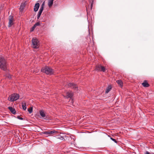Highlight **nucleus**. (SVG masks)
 Wrapping results in <instances>:
<instances>
[{
	"label": "nucleus",
	"instance_id": "10",
	"mask_svg": "<svg viewBox=\"0 0 154 154\" xmlns=\"http://www.w3.org/2000/svg\"><path fill=\"white\" fill-rule=\"evenodd\" d=\"M142 85L144 87H148L150 86V85L148 83L147 81L146 80H145L142 83Z\"/></svg>",
	"mask_w": 154,
	"mask_h": 154
},
{
	"label": "nucleus",
	"instance_id": "30",
	"mask_svg": "<svg viewBox=\"0 0 154 154\" xmlns=\"http://www.w3.org/2000/svg\"><path fill=\"white\" fill-rule=\"evenodd\" d=\"M145 154H150L149 152L148 151H146L145 153Z\"/></svg>",
	"mask_w": 154,
	"mask_h": 154
},
{
	"label": "nucleus",
	"instance_id": "16",
	"mask_svg": "<svg viewBox=\"0 0 154 154\" xmlns=\"http://www.w3.org/2000/svg\"><path fill=\"white\" fill-rule=\"evenodd\" d=\"M112 89V87L110 85L108 86L107 88L105 90V93H108Z\"/></svg>",
	"mask_w": 154,
	"mask_h": 154
},
{
	"label": "nucleus",
	"instance_id": "29",
	"mask_svg": "<svg viewBox=\"0 0 154 154\" xmlns=\"http://www.w3.org/2000/svg\"><path fill=\"white\" fill-rule=\"evenodd\" d=\"M7 77H8V78L10 79H11V76L10 75H9V74H8L7 76H6Z\"/></svg>",
	"mask_w": 154,
	"mask_h": 154
},
{
	"label": "nucleus",
	"instance_id": "22",
	"mask_svg": "<svg viewBox=\"0 0 154 154\" xmlns=\"http://www.w3.org/2000/svg\"><path fill=\"white\" fill-rule=\"evenodd\" d=\"M94 0H91L90 3H91V9L92 8L93 5L94 3Z\"/></svg>",
	"mask_w": 154,
	"mask_h": 154
},
{
	"label": "nucleus",
	"instance_id": "8",
	"mask_svg": "<svg viewBox=\"0 0 154 154\" xmlns=\"http://www.w3.org/2000/svg\"><path fill=\"white\" fill-rule=\"evenodd\" d=\"M73 94L72 92H67L66 93V96H64L65 98H69L71 99L73 96Z\"/></svg>",
	"mask_w": 154,
	"mask_h": 154
},
{
	"label": "nucleus",
	"instance_id": "23",
	"mask_svg": "<svg viewBox=\"0 0 154 154\" xmlns=\"http://www.w3.org/2000/svg\"><path fill=\"white\" fill-rule=\"evenodd\" d=\"M36 27V26H35V25H34L33 26H32V27L31 29L30 30V32H32L35 29Z\"/></svg>",
	"mask_w": 154,
	"mask_h": 154
},
{
	"label": "nucleus",
	"instance_id": "4",
	"mask_svg": "<svg viewBox=\"0 0 154 154\" xmlns=\"http://www.w3.org/2000/svg\"><path fill=\"white\" fill-rule=\"evenodd\" d=\"M32 46L34 48H38L39 46V41L36 38H33L32 40Z\"/></svg>",
	"mask_w": 154,
	"mask_h": 154
},
{
	"label": "nucleus",
	"instance_id": "24",
	"mask_svg": "<svg viewBox=\"0 0 154 154\" xmlns=\"http://www.w3.org/2000/svg\"><path fill=\"white\" fill-rule=\"evenodd\" d=\"M45 5V2H44L42 4V5L41 6L40 8V9H42L43 10L44 9V6Z\"/></svg>",
	"mask_w": 154,
	"mask_h": 154
},
{
	"label": "nucleus",
	"instance_id": "19",
	"mask_svg": "<svg viewBox=\"0 0 154 154\" xmlns=\"http://www.w3.org/2000/svg\"><path fill=\"white\" fill-rule=\"evenodd\" d=\"M56 138L58 139H60L61 140H64V137L60 135H58L56 136Z\"/></svg>",
	"mask_w": 154,
	"mask_h": 154
},
{
	"label": "nucleus",
	"instance_id": "17",
	"mask_svg": "<svg viewBox=\"0 0 154 154\" xmlns=\"http://www.w3.org/2000/svg\"><path fill=\"white\" fill-rule=\"evenodd\" d=\"M39 113L41 116L42 117L44 118L45 116V114L43 110H40L39 111Z\"/></svg>",
	"mask_w": 154,
	"mask_h": 154
},
{
	"label": "nucleus",
	"instance_id": "3",
	"mask_svg": "<svg viewBox=\"0 0 154 154\" xmlns=\"http://www.w3.org/2000/svg\"><path fill=\"white\" fill-rule=\"evenodd\" d=\"M19 98V95L18 94L14 93L9 96L8 100L12 102L17 100Z\"/></svg>",
	"mask_w": 154,
	"mask_h": 154
},
{
	"label": "nucleus",
	"instance_id": "11",
	"mask_svg": "<svg viewBox=\"0 0 154 154\" xmlns=\"http://www.w3.org/2000/svg\"><path fill=\"white\" fill-rule=\"evenodd\" d=\"M8 108L13 114H16V111L14 108L11 106H9Z\"/></svg>",
	"mask_w": 154,
	"mask_h": 154
},
{
	"label": "nucleus",
	"instance_id": "20",
	"mask_svg": "<svg viewBox=\"0 0 154 154\" xmlns=\"http://www.w3.org/2000/svg\"><path fill=\"white\" fill-rule=\"evenodd\" d=\"M22 106L24 110H25L26 109V103H22Z\"/></svg>",
	"mask_w": 154,
	"mask_h": 154
},
{
	"label": "nucleus",
	"instance_id": "25",
	"mask_svg": "<svg viewBox=\"0 0 154 154\" xmlns=\"http://www.w3.org/2000/svg\"><path fill=\"white\" fill-rule=\"evenodd\" d=\"M91 6V5H88V7H86V10H87V12H88V9H90V10H91L92 9V8L91 9V6Z\"/></svg>",
	"mask_w": 154,
	"mask_h": 154
},
{
	"label": "nucleus",
	"instance_id": "15",
	"mask_svg": "<svg viewBox=\"0 0 154 154\" xmlns=\"http://www.w3.org/2000/svg\"><path fill=\"white\" fill-rule=\"evenodd\" d=\"M54 0H48V5L49 7L50 8L52 6Z\"/></svg>",
	"mask_w": 154,
	"mask_h": 154
},
{
	"label": "nucleus",
	"instance_id": "28",
	"mask_svg": "<svg viewBox=\"0 0 154 154\" xmlns=\"http://www.w3.org/2000/svg\"><path fill=\"white\" fill-rule=\"evenodd\" d=\"M111 139L112 140H113V141H114L115 143H117V141L115 139H114L112 137H111Z\"/></svg>",
	"mask_w": 154,
	"mask_h": 154
},
{
	"label": "nucleus",
	"instance_id": "9",
	"mask_svg": "<svg viewBox=\"0 0 154 154\" xmlns=\"http://www.w3.org/2000/svg\"><path fill=\"white\" fill-rule=\"evenodd\" d=\"M58 132L56 131H45L42 132V133L43 134H52L55 133L56 134Z\"/></svg>",
	"mask_w": 154,
	"mask_h": 154
},
{
	"label": "nucleus",
	"instance_id": "13",
	"mask_svg": "<svg viewBox=\"0 0 154 154\" xmlns=\"http://www.w3.org/2000/svg\"><path fill=\"white\" fill-rule=\"evenodd\" d=\"M26 5V2L21 4L20 6V11H22Z\"/></svg>",
	"mask_w": 154,
	"mask_h": 154
},
{
	"label": "nucleus",
	"instance_id": "12",
	"mask_svg": "<svg viewBox=\"0 0 154 154\" xmlns=\"http://www.w3.org/2000/svg\"><path fill=\"white\" fill-rule=\"evenodd\" d=\"M40 4L38 3H37L35 4V6L34 7V11H37L38 10Z\"/></svg>",
	"mask_w": 154,
	"mask_h": 154
},
{
	"label": "nucleus",
	"instance_id": "18",
	"mask_svg": "<svg viewBox=\"0 0 154 154\" xmlns=\"http://www.w3.org/2000/svg\"><path fill=\"white\" fill-rule=\"evenodd\" d=\"M43 10L42 9H40L38 14L37 15V19H39V17H40V16L41 14L43 11Z\"/></svg>",
	"mask_w": 154,
	"mask_h": 154
},
{
	"label": "nucleus",
	"instance_id": "2",
	"mask_svg": "<svg viewBox=\"0 0 154 154\" xmlns=\"http://www.w3.org/2000/svg\"><path fill=\"white\" fill-rule=\"evenodd\" d=\"M42 72H45L47 75H51L53 74L54 71L53 69L48 66L42 67L41 69Z\"/></svg>",
	"mask_w": 154,
	"mask_h": 154
},
{
	"label": "nucleus",
	"instance_id": "1",
	"mask_svg": "<svg viewBox=\"0 0 154 154\" xmlns=\"http://www.w3.org/2000/svg\"><path fill=\"white\" fill-rule=\"evenodd\" d=\"M7 63L4 57H0V68L4 71H6L7 69Z\"/></svg>",
	"mask_w": 154,
	"mask_h": 154
},
{
	"label": "nucleus",
	"instance_id": "14",
	"mask_svg": "<svg viewBox=\"0 0 154 154\" xmlns=\"http://www.w3.org/2000/svg\"><path fill=\"white\" fill-rule=\"evenodd\" d=\"M116 82L120 86L122 87L123 86V83L121 80H118L116 81Z\"/></svg>",
	"mask_w": 154,
	"mask_h": 154
},
{
	"label": "nucleus",
	"instance_id": "31",
	"mask_svg": "<svg viewBox=\"0 0 154 154\" xmlns=\"http://www.w3.org/2000/svg\"><path fill=\"white\" fill-rule=\"evenodd\" d=\"M71 103H73V100L72 99L71 100Z\"/></svg>",
	"mask_w": 154,
	"mask_h": 154
},
{
	"label": "nucleus",
	"instance_id": "5",
	"mask_svg": "<svg viewBox=\"0 0 154 154\" xmlns=\"http://www.w3.org/2000/svg\"><path fill=\"white\" fill-rule=\"evenodd\" d=\"M95 70L97 71L105 72L106 71V69L104 66H101L100 64H98L96 66Z\"/></svg>",
	"mask_w": 154,
	"mask_h": 154
},
{
	"label": "nucleus",
	"instance_id": "7",
	"mask_svg": "<svg viewBox=\"0 0 154 154\" xmlns=\"http://www.w3.org/2000/svg\"><path fill=\"white\" fill-rule=\"evenodd\" d=\"M13 17L12 16H10L9 17V27H11L13 24Z\"/></svg>",
	"mask_w": 154,
	"mask_h": 154
},
{
	"label": "nucleus",
	"instance_id": "26",
	"mask_svg": "<svg viewBox=\"0 0 154 154\" xmlns=\"http://www.w3.org/2000/svg\"><path fill=\"white\" fill-rule=\"evenodd\" d=\"M34 25L36 27L37 26H39L40 25V23L39 22H38L36 23Z\"/></svg>",
	"mask_w": 154,
	"mask_h": 154
},
{
	"label": "nucleus",
	"instance_id": "27",
	"mask_svg": "<svg viewBox=\"0 0 154 154\" xmlns=\"http://www.w3.org/2000/svg\"><path fill=\"white\" fill-rule=\"evenodd\" d=\"M17 118L19 119H20V120H23V118L20 117V116H17Z\"/></svg>",
	"mask_w": 154,
	"mask_h": 154
},
{
	"label": "nucleus",
	"instance_id": "6",
	"mask_svg": "<svg viewBox=\"0 0 154 154\" xmlns=\"http://www.w3.org/2000/svg\"><path fill=\"white\" fill-rule=\"evenodd\" d=\"M68 86L69 87L74 89L75 90H77L78 89L77 85L73 83H69L68 84Z\"/></svg>",
	"mask_w": 154,
	"mask_h": 154
},
{
	"label": "nucleus",
	"instance_id": "21",
	"mask_svg": "<svg viewBox=\"0 0 154 154\" xmlns=\"http://www.w3.org/2000/svg\"><path fill=\"white\" fill-rule=\"evenodd\" d=\"M28 111L29 112V113H32V107H30L28 109Z\"/></svg>",
	"mask_w": 154,
	"mask_h": 154
}]
</instances>
